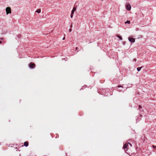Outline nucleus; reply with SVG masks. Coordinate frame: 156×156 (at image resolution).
<instances>
[{"label":"nucleus","mask_w":156,"mask_h":156,"mask_svg":"<svg viewBox=\"0 0 156 156\" xmlns=\"http://www.w3.org/2000/svg\"><path fill=\"white\" fill-rule=\"evenodd\" d=\"M17 36L19 39H20L22 37V35L21 34L18 35Z\"/></svg>","instance_id":"obj_9"},{"label":"nucleus","mask_w":156,"mask_h":156,"mask_svg":"<svg viewBox=\"0 0 156 156\" xmlns=\"http://www.w3.org/2000/svg\"><path fill=\"white\" fill-rule=\"evenodd\" d=\"M131 8V6L130 5H127L126 6V9L128 10L129 11L130 10Z\"/></svg>","instance_id":"obj_5"},{"label":"nucleus","mask_w":156,"mask_h":156,"mask_svg":"<svg viewBox=\"0 0 156 156\" xmlns=\"http://www.w3.org/2000/svg\"><path fill=\"white\" fill-rule=\"evenodd\" d=\"M128 145L127 144H125L123 147V148L124 149H126L128 147Z\"/></svg>","instance_id":"obj_7"},{"label":"nucleus","mask_w":156,"mask_h":156,"mask_svg":"<svg viewBox=\"0 0 156 156\" xmlns=\"http://www.w3.org/2000/svg\"><path fill=\"white\" fill-rule=\"evenodd\" d=\"M117 37L120 40H122V38L121 36H119V35H117Z\"/></svg>","instance_id":"obj_10"},{"label":"nucleus","mask_w":156,"mask_h":156,"mask_svg":"<svg viewBox=\"0 0 156 156\" xmlns=\"http://www.w3.org/2000/svg\"><path fill=\"white\" fill-rule=\"evenodd\" d=\"M0 39L1 40H3V39H4V38H0Z\"/></svg>","instance_id":"obj_14"},{"label":"nucleus","mask_w":156,"mask_h":156,"mask_svg":"<svg viewBox=\"0 0 156 156\" xmlns=\"http://www.w3.org/2000/svg\"><path fill=\"white\" fill-rule=\"evenodd\" d=\"M6 12L7 14L11 13V9L10 7H8L6 9Z\"/></svg>","instance_id":"obj_1"},{"label":"nucleus","mask_w":156,"mask_h":156,"mask_svg":"<svg viewBox=\"0 0 156 156\" xmlns=\"http://www.w3.org/2000/svg\"><path fill=\"white\" fill-rule=\"evenodd\" d=\"M2 43V41H0V44H1V43Z\"/></svg>","instance_id":"obj_18"},{"label":"nucleus","mask_w":156,"mask_h":156,"mask_svg":"<svg viewBox=\"0 0 156 156\" xmlns=\"http://www.w3.org/2000/svg\"><path fill=\"white\" fill-rule=\"evenodd\" d=\"M29 66L30 68L33 69L35 66V65L34 63L31 62L29 64Z\"/></svg>","instance_id":"obj_4"},{"label":"nucleus","mask_w":156,"mask_h":156,"mask_svg":"<svg viewBox=\"0 0 156 156\" xmlns=\"http://www.w3.org/2000/svg\"><path fill=\"white\" fill-rule=\"evenodd\" d=\"M106 95H104V96ZM106 96H107V95H106Z\"/></svg>","instance_id":"obj_20"},{"label":"nucleus","mask_w":156,"mask_h":156,"mask_svg":"<svg viewBox=\"0 0 156 156\" xmlns=\"http://www.w3.org/2000/svg\"><path fill=\"white\" fill-rule=\"evenodd\" d=\"M128 144H129L131 146H132L131 144L130 143H128Z\"/></svg>","instance_id":"obj_16"},{"label":"nucleus","mask_w":156,"mask_h":156,"mask_svg":"<svg viewBox=\"0 0 156 156\" xmlns=\"http://www.w3.org/2000/svg\"><path fill=\"white\" fill-rule=\"evenodd\" d=\"M141 108H142V107H141L140 105H139V109H141Z\"/></svg>","instance_id":"obj_13"},{"label":"nucleus","mask_w":156,"mask_h":156,"mask_svg":"<svg viewBox=\"0 0 156 156\" xmlns=\"http://www.w3.org/2000/svg\"><path fill=\"white\" fill-rule=\"evenodd\" d=\"M76 9L75 7H73L72 11H71V13L70 15V17L72 18L73 16V14H74V12L76 11Z\"/></svg>","instance_id":"obj_3"},{"label":"nucleus","mask_w":156,"mask_h":156,"mask_svg":"<svg viewBox=\"0 0 156 156\" xmlns=\"http://www.w3.org/2000/svg\"><path fill=\"white\" fill-rule=\"evenodd\" d=\"M125 24H126L127 23H128V24H130V21L127 20V21L125 22Z\"/></svg>","instance_id":"obj_12"},{"label":"nucleus","mask_w":156,"mask_h":156,"mask_svg":"<svg viewBox=\"0 0 156 156\" xmlns=\"http://www.w3.org/2000/svg\"><path fill=\"white\" fill-rule=\"evenodd\" d=\"M134 61H136V59H134Z\"/></svg>","instance_id":"obj_19"},{"label":"nucleus","mask_w":156,"mask_h":156,"mask_svg":"<svg viewBox=\"0 0 156 156\" xmlns=\"http://www.w3.org/2000/svg\"><path fill=\"white\" fill-rule=\"evenodd\" d=\"M28 142L27 141L25 142L24 143V145L26 147H27L28 146Z\"/></svg>","instance_id":"obj_6"},{"label":"nucleus","mask_w":156,"mask_h":156,"mask_svg":"<svg viewBox=\"0 0 156 156\" xmlns=\"http://www.w3.org/2000/svg\"><path fill=\"white\" fill-rule=\"evenodd\" d=\"M41 12V9H39L36 11V12H37L38 13H40Z\"/></svg>","instance_id":"obj_8"},{"label":"nucleus","mask_w":156,"mask_h":156,"mask_svg":"<svg viewBox=\"0 0 156 156\" xmlns=\"http://www.w3.org/2000/svg\"><path fill=\"white\" fill-rule=\"evenodd\" d=\"M129 41L132 43H134L135 42V39L132 37H129L128 38Z\"/></svg>","instance_id":"obj_2"},{"label":"nucleus","mask_w":156,"mask_h":156,"mask_svg":"<svg viewBox=\"0 0 156 156\" xmlns=\"http://www.w3.org/2000/svg\"><path fill=\"white\" fill-rule=\"evenodd\" d=\"M142 67H138L137 68V70L138 71H139L142 68Z\"/></svg>","instance_id":"obj_11"},{"label":"nucleus","mask_w":156,"mask_h":156,"mask_svg":"<svg viewBox=\"0 0 156 156\" xmlns=\"http://www.w3.org/2000/svg\"><path fill=\"white\" fill-rule=\"evenodd\" d=\"M153 147L154 148H156V146H154V145H153Z\"/></svg>","instance_id":"obj_15"},{"label":"nucleus","mask_w":156,"mask_h":156,"mask_svg":"<svg viewBox=\"0 0 156 156\" xmlns=\"http://www.w3.org/2000/svg\"><path fill=\"white\" fill-rule=\"evenodd\" d=\"M65 39V37H64L63 38L62 40H64Z\"/></svg>","instance_id":"obj_17"}]
</instances>
